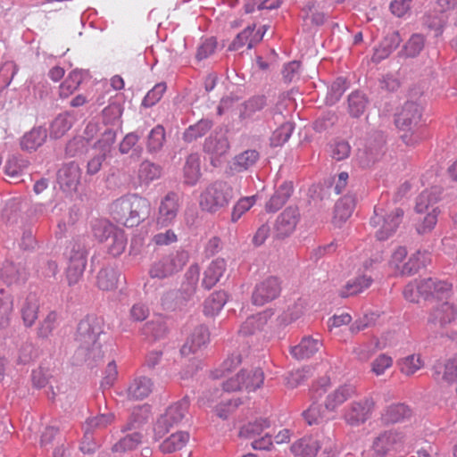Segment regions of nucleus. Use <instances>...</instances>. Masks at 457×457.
<instances>
[{"instance_id": "obj_7", "label": "nucleus", "mask_w": 457, "mask_h": 457, "mask_svg": "<svg viewBox=\"0 0 457 457\" xmlns=\"http://www.w3.org/2000/svg\"><path fill=\"white\" fill-rule=\"evenodd\" d=\"M188 261L185 251L177 250L153 263L149 275L154 278H165L180 271Z\"/></svg>"}, {"instance_id": "obj_28", "label": "nucleus", "mask_w": 457, "mask_h": 457, "mask_svg": "<svg viewBox=\"0 0 457 457\" xmlns=\"http://www.w3.org/2000/svg\"><path fill=\"white\" fill-rule=\"evenodd\" d=\"M319 449L318 440L312 436L303 437L291 446V452L295 457H315Z\"/></svg>"}, {"instance_id": "obj_20", "label": "nucleus", "mask_w": 457, "mask_h": 457, "mask_svg": "<svg viewBox=\"0 0 457 457\" xmlns=\"http://www.w3.org/2000/svg\"><path fill=\"white\" fill-rule=\"evenodd\" d=\"M227 271V262L224 258L212 260L204 272L203 286L211 289L219 283Z\"/></svg>"}, {"instance_id": "obj_61", "label": "nucleus", "mask_w": 457, "mask_h": 457, "mask_svg": "<svg viewBox=\"0 0 457 457\" xmlns=\"http://www.w3.org/2000/svg\"><path fill=\"white\" fill-rule=\"evenodd\" d=\"M259 158V153L255 150H246L236 157V164L246 170L253 166Z\"/></svg>"}, {"instance_id": "obj_6", "label": "nucleus", "mask_w": 457, "mask_h": 457, "mask_svg": "<svg viewBox=\"0 0 457 457\" xmlns=\"http://www.w3.org/2000/svg\"><path fill=\"white\" fill-rule=\"evenodd\" d=\"M376 409V401L372 395L351 402L345 409L343 419L351 427H359L369 420Z\"/></svg>"}, {"instance_id": "obj_51", "label": "nucleus", "mask_w": 457, "mask_h": 457, "mask_svg": "<svg viewBox=\"0 0 457 457\" xmlns=\"http://www.w3.org/2000/svg\"><path fill=\"white\" fill-rule=\"evenodd\" d=\"M87 262L83 260L69 261L66 270V278L69 286H74L79 283L83 276Z\"/></svg>"}, {"instance_id": "obj_30", "label": "nucleus", "mask_w": 457, "mask_h": 457, "mask_svg": "<svg viewBox=\"0 0 457 457\" xmlns=\"http://www.w3.org/2000/svg\"><path fill=\"white\" fill-rule=\"evenodd\" d=\"M355 207V198L353 195H345L340 198L334 211V223L340 224L348 220Z\"/></svg>"}, {"instance_id": "obj_39", "label": "nucleus", "mask_w": 457, "mask_h": 457, "mask_svg": "<svg viewBox=\"0 0 457 457\" xmlns=\"http://www.w3.org/2000/svg\"><path fill=\"white\" fill-rule=\"evenodd\" d=\"M394 359L386 353L378 354L370 362V372L376 377L384 376L393 368Z\"/></svg>"}, {"instance_id": "obj_10", "label": "nucleus", "mask_w": 457, "mask_h": 457, "mask_svg": "<svg viewBox=\"0 0 457 457\" xmlns=\"http://www.w3.org/2000/svg\"><path fill=\"white\" fill-rule=\"evenodd\" d=\"M103 320L94 316H88L82 320L77 331V341L80 346L88 350L94 348L97 343L99 336L103 333Z\"/></svg>"}, {"instance_id": "obj_64", "label": "nucleus", "mask_w": 457, "mask_h": 457, "mask_svg": "<svg viewBox=\"0 0 457 457\" xmlns=\"http://www.w3.org/2000/svg\"><path fill=\"white\" fill-rule=\"evenodd\" d=\"M444 378L450 383H457V354L446 361Z\"/></svg>"}, {"instance_id": "obj_29", "label": "nucleus", "mask_w": 457, "mask_h": 457, "mask_svg": "<svg viewBox=\"0 0 457 457\" xmlns=\"http://www.w3.org/2000/svg\"><path fill=\"white\" fill-rule=\"evenodd\" d=\"M46 137V129L41 127L33 128L21 137V147L29 152L36 151L45 143Z\"/></svg>"}, {"instance_id": "obj_57", "label": "nucleus", "mask_w": 457, "mask_h": 457, "mask_svg": "<svg viewBox=\"0 0 457 457\" xmlns=\"http://www.w3.org/2000/svg\"><path fill=\"white\" fill-rule=\"evenodd\" d=\"M424 47V37L420 34H415L405 44L403 53L406 57H415Z\"/></svg>"}, {"instance_id": "obj_22", "label": "nucleus", "mask_w": 457, "mask_h": 457, "mask_svg": "<svg viewBox=\"0 0 457 457\" xmlns=\"http://www.w3.org/2000/svg\"><path fill=\"white\" fill-rule=\"evenodd\" d=\"M154 384L146 377H139L133 379L129 385L126 394L130 400H143L153 391Z\"/></svg>"}, {"instance_id": "obj_44", "label": "nucleus", "mask_w": 457, "mask_h": 457, "mask_svg": "<svg viewBox=\"0 0 457 457\" xmlns=\"http://www.w3.org/2000/svg\"><path fill=\"white\" fill-rule=\"evenodd\" d=\"M117 229L106 220H96L92 224L93 235L101 243H105Z\"/></svg>"}, {"instance_id": "obj_3", "label": "nucleus", "mask_w": 457, "mask_h": 457, "mask_svg": "<svg viewBox=\"0 0 457 457\" xmlns=\"http://www.w3.org/2000/svg\"><path fill=\"white\" fill-rule=\"evenodd\" d=\"M407 250L403 246H398L392 253L388 261V268L394 276H411L419 271L421 267L426 266L429 260L427 252L418 251L407 258Z\"/></svg>"}, {"instance_id": "obj_63", "label": "nucleus", "mask_w": 457, "mask_h": 457, "mask_svg": "<svg viewBox=\"0 0 457 457\" xmlns=\"http://www.w3.org/2000/svg\"><path fill=\"white\" fill-rule=\"evenodd\" d=\"M116 140V133L112 129H107L102 135V137L97 141L96 147H97L102 154L110 152L112 145Z\"/></svg>"}, {"instance_id": "obj_16", "label": "nucleus", "mask_w": 457, "mask_h": 457, "mask_svg": "<svg viewBox=\"0 0 457 457\" xmlns=\"http://www.w3.org/2000/svg\"><path fill=\"white\" fill-rule=\"evenodd\" d=\"M80 179L81 170L73 162L64 164L57 173V182L60 187L66 192L76 191Z\"/></svg>"}, {"instance_id": "obj_47", "label": "nucleus", "mask_w": 457, "mask_h": 457, "mask_svg": "<svg viewBox=\"0 0 457 457\" xmlns=\"http://www.w3.org/2000/svg\"><path fill=\"white\" fill-rule=\"evenodd\" d=\"M257 195L241 197L233 206L230 220L236 223L256 203Z\"/></svg>"}, {"instance_id": "obj_53", "label": "nucleus", "mask_w": 457, "mask_h": 457, "mask_svg": "<svg viewBox=\"0 0 457 457\" xmlns=\"http://www.w3.org/2000/svg\"><path fill=\"white\" fill-rule=\"evenodd\" d=\"M367 99L360 92H354L349 96L348 108L350 114L353 117H360L365 111Z\"/></svg>"}, {"instance_id": "obj_2", "label": "nucleus", "mask_w": 457, "mask_h": 457, "mask_svg": "<svg viewBox=\"0 0 457 457\" xmlns=\"http://www.w3.org/2000/svg\"><path fill=\"white\" fill-rule=\"evenodd\" d=\"M395 122L405 145H415L424 139L425 129L420 125L421 109L417 104L405 103L396 114Z\"/></svg>"}, {"instance_id": "obj_45", "label": "nucleus", "mask_w": 457, "mask_h": 457, "mask_svg": "<svg viewBox=\"0 0 457 457\" xmlns=\"http://www.w3.org/2000/svg\"><path fill=\"white\" fill-rule=\"evenodd\" d=\"M105 246L110 254L113 256L120 255L127 245V239L123 231L117 229L105 242Z\"/></svg>"}, {"instance_id": "obj_1", "label": "nucleus", "mask_w": 457, "mask_h": 457, "mask_svg": "<svg viewBox=\"0 0 457 457\" xmlns=\"http://www.w3.org/2000/svg\"><path fill=\"white\" fill-rule=\"evenodd\" d=\"M114 219L126 227H134L148 217L150 203L137 195H128L117 199L112 204Z\"/></svg>"}, {"instance_id": "obj_42", "label": "nucleus", "mask_w": 457, "mask_h": 457, "mask_svg": "<svg viewBox=\"0 0 457 457\" xmlns=\"http://www.w3.org/2000/svg\"><path fill=\"white\" fill-rule=\"evenodd\" d=\"M38 303L35 295H29L21 307V315L27 327L32 326L37 319Z\"/></svg>"}, {"instance_id": "obj_31", "label": "nucleus", "mask_w": 457, "mask_h": 457, "mask_svg": "<svg viewBox=\"0 0 457 457\" xmlns=\"http://www.w3.org/2000/svg\"><path fill=\"white\" fill-rule=\"evenodd\" d=\"M373 282L370 276L361 275L353 279L349 280L344 288L340 291L342 297H348L361 293L369 288Z\"/></svg>"}, {"instance_id": "obj_37", "label": "nucleus", "mask_w": 457, "mask_h": 457, "mask_svg": "<svg viewBox=\"0 0 457 457\" xmlns=\"http://www.w3.org/2000/svg\"><path fill=\"white\" fill-rule=\"evenodd\" d=\"M82 75L78 71H72L59 87V96L61 98H67L71 96L80 86Z\"/></svg>"}, {"instance_id": "obj_12", "label": "nucleus", "mask_w": 457, "mask_h": 457, "mask_svg": "<svg viewBox=\"0 0 457 457\" xmlns=\"http://www.w3.org/2000/svg\"><path fill=\"white\" fill-rule=\"evenodd\" d=\"M180 207L179 197L177 194L170 192L167 194L161 201L158 216L156 219L157 226L165 228L170 226L178 215Z\"/></svg>"}, {"instance_id": "obj_11", "label": "nucleus", "mask_w": 457, "mask_h": 457, "mask_svg": "<svg viewBox=\"0 0 457 457\" xmlns=\"http://www.w3.org/2000/svg\"><path fill=\"white\" fill-rule=\"evenodd\" d=\"M422 297L425 300L447 299L452 294V284L436 278H421L420 284Z\"/></svg>"}, {"instance_id": "obj_35", "label": "nucleus", "mask_w": 457, "mask_h": 457, "mask_svg": "<svg viewBox=\"0 0 457 457\" xmlns=\"http://www.w3.org/2000/svg\"><path fill=\"white\" fill-rule=\"evenodd\" d=\"M201 177L200 157L191 154L187 157L184 166V179L188 185H195Z\"/></svg>"}, {"instance_id": "obj_32", "label": "nucleus", "mask_w": 457, "mask_h": 457, "mask_svg": "<svg viewBox=\"0 0 457 457\" xmlns=\"http://www.w3.org/2000/svg\"><path fill=\"white\" fill-rule=\"evenodd\" d=\"M189 441V434L179 431L171 434L161 445L160 449L164 453H170L181 450Z\"/></svg>"}, {"instance_id": "obj_48", "label": "nucleus", "mask_w": 457, "mask_h": 457, "mask_svg": "<svg viewBox=\"0 0 457 457\" xmlns=\"http://www.w3.org/2000/svg\"><path fill=\"white\" fill-rule=\"evenodd\" d=\"M12 307L13 301L11 295L4 289H0V328L8 325Z\"/></svg>"}, {"instance_id": "obj_54", "label": "nucleus", "mask_w": 457, "mask_h": 457, "mask_svg": "<svg viewBox=\"0 0 457 457\" xmlns=\"http://www.w3.org/2000/svg\"><path fill=\"white\" fill-rule=\"evenodd\" d=\"M294 127L291 122H283L273 133L270 137V144L273 146H278L285 144L290 137Z\"/></svg>"}, {"instance_id": "obj_59", "label": "nucleus", "mask_w": 457, "mask_h": 457, "mask_svg": "<svg viewBox=\"0 0 457 457\" xmlns=\"http://www.w3.org/2000/svg\"><path fill=\"white\" fill-rule=\"evenodd\" d=\"M266 105V100L263 96H254L244 104V110L241 112L243 118H250L256 112L263 109Z\"/></svg>"}, {"instance_id": "obj_13", "label": "nucleus", "mask_w": 457, "mask_h": 457, "mask_svg": "<svg viewBox=\"0 0 457 457\" xmlns=\"http://www.w3.org/2000/svg\"><path fill=\"white\" fill-rule=\"evenodd\" d=\"M356 387L352 384H342L328 393L324 400L327 411L336 412L350 398L356 395Z\"/></svg>"}, {"instance_id": "obj_50", "label": "nucleus", "mask_w": 457, "mask_h": 457, "mask_svg": "<svg viewBox=\"0 0 457 457\" xmlns=\"http://www.w3.org/2000/svg\"><path fill=\"white\" fill-rule=\"evenodd\" d=\"M244 389L249 392L260 388L264 381V373L261 369L244 370Z\"/></svg>"}, {"instance_id": "obj_55", "label": "nucleus", "mask_w": 457, "mask_h": 457, "mask_svg": "<svg viewBox=\"0 0 457 457\" xmlns=\"http://www.w3.org/2000/svg\"><path fill=\"white\" fill-rule=\"evenodd\" d=\"M164 141V128L162 126L158 125L151 130L148 136L147 148L151 152H156L162 147Z\"/></svg>"}, {"instance_id": "obj_23", "label": "nucleus", "mask_w": 457, "mask_h": 457, "mask_svg": "<svg viewBox=\"0 0 457 457\" xmlns=\"http://www.w3.org/2000/svg\"><path fill=\"white\" fill-rule=\"evenodd\" d=\"M442 190L438 187H433L422 191L416 201V212L423 214L426 212H429L432 208H438L435 205L438 202Z\"/></svg>"}, {"instance_id": "obj_8", "label": "nucleus", "mask_w": 457, "mask_h": 457, "mask_svg": "<svg viewBox=\"0 0 457 457\" xmlns=\"http://www.w3.org/2000/svg\"><path fill=\"white\" fill-rule=\"evenodd\" d=\"M189 408V401L183 398L170 405L166 411L161 415L155 422L154 431L159 439L164 436L171 428L177 426L184 419Z\"/></svg>"}, {"instance_id": "obj_27", "label": "nucleus", "mask_w": 457, "mask_h": 457, "mask_svg": "<svg viewBox=\"0 0 457 457\" xmlns=\"http://www.w3.org/2000/svg\"><path fill=\"white\" fill-rule=\"evenodd\" d=\"M321 341L312 337H303L301 342L291 348V353L296 359L310 358L321 347Z\"/></svg>"}, {"instance_id": "obj_25", "label": "nucleus", "mask_w": 457, "mask_h": 457, "mask_svg": "<svg viewBox=\"0 0 457 457\" xmlns=\"http://www.w3.org/2000/svg\"><path fill=\"white\" fill-rule=\"evenodd\" d=\"M411 416V410L404 403H393L386 407L381 414L385 424H394L403 421Z\"/></svg>"}, {"instance_id": "obj_40", "label": "nucleus", "mask_w": 457, "mask_h": 457, "mask_svg": "<svg viewBox=\"0 0 457 457\" xmlns=\"http://www.w3.org/2000/svg\"><path fill=\"white\" fill-rule=\"evenodd\" d=\"M227 295L223 291H216L204 301V311L206 315L217 314L225 305Z\"/></svg>"}, {"instance_id": "obj_9", "label": "nucleus", "mask_w": 457, "mask_h": 457, "mask_svg": "<svg viewBox=\"0 0 457 457\" xmlns=\"http://www.w3.org/2000/svg\"><path fill=\"white\" fill-rule=\"evenodd\" d=\"M404 451V437L396 431H385L373 441L372 447L364 457H384L389 452L402 453Z\"/></svg>"}, {"instance_id": "obj_14", "label": "nucleus", "mask_w": 457, "mask_h": 457, "mask_svg": "<svg viewBox=\"0 0 457 457\" xmlns=\"http://www.w3.org/2000/svg\"><path fill=\"white\" fill-rule=\"evenodd\" d=\"M280 283L275 277H269L259 283L253 293V303L255 305H263L278 296Z\"/></svg>"}, {"instance_id": "obj_46", "label": "nucleus", "mask_w": 457, "mask_h": 457, "mask_svg": "<svg viewBox=\"0 0 457 457\" xmlns=\"http://www.w3.org/2000/svg\"><path fill=\"white\" fill-rule=\"evenodd\" d=\"M161 174L162 169L160 166L148 161L141 162L137 173L139 180L145 184L159 179Z\"/></svg>"}, {"instance_id": "obj_58", "label": "nucleus", "mask_w": 457, "mask_h": 457, "mask_svg": "<svg viewBox=\"0 0 457 457\" xmlns=\"http://www.w3.org/2000/svg\"><path fill=\"white\" fill-rule=\"evenodd\" d=\"M123 109L120 104H111L103 110V120L105 124H120Z\"/></svg>"}, {"instance_id": "obj_36", "label": "nucleus", "mask_w": 457, "mask_h": 457, "mask_svg": "<svg viewBox=\"0 0 457 457\" xmlns=\"http://www.w3.org/2000/svg\"><path fill=\"white\" fill-rule=\"evenodd\" d=\"M397 366L402 374L411 377L423 367V361L419 354H411L400 358Z\"/></svg>"}, {"instance_id": "obj_41", "label": "nucleus", "mask_w": 457, "mask_h": 457, "mask_svg": "<svg viewBox=\"0 0 457 457\" xmlns=\"http://www.w3.org/2000/svg\"><path fill=\"white\" fill-rule=\"evenodd\" d=\"M439 213V208H432L429 212H426L416 224L417 232L421 235L431 232L437 223Z\"/></svg>"}, {"instance_id": "obj_38", "label": "nucleus", "mask_w": 457, "mask_h": 457, "mask_svg": "<svg viewBox=\"0 0 457 457\" xmlns=\"http://www.w3.org/2000/svg\"><path fill=\"white\" fill-rule=\"evenodd\" d=\"M69 261L83 260L87 262V248L86 245V238L84 237H79L73 238L67 247V253Z\"/></svg>"}, {"instance_id": "obj_49", "label": "nucleus", "mask_w": 457, "mask_h": 457, "mask_svg": "<svg viewBox=\"0 0 457 457\" xmlns=\"http://www.w3.org/2000/svg\"><path fill=\"white\" fill-rule=\"evenodd\" d=\"M212 123L209 120H201L197 123L190 126L184 132L183 137L187 142H192L204 136L212 128Z\"/></svg>"}, {"instance_id": "obj_17", "label": "nucleus", "mask_w": 457, "mask_h": 457, "mask_svg": "<svg viewBox=\"0 0 457 457\" xmlns=\"http://www.w3.org/2000/svg\"><path fill=\"white\" fill-rule=\"evenodd\" d=\"M300 220V213L297 208L288 207L278 217L276 221V231L278 237H286L291 235Z\"/></svg>"}, {"instance_id": "obj_52", "label": "nucleus", "mask_w": 457, "mask_h": 457, "mask_svg": "<svg viewBox=\"0 0 457 457\" xmlns=\"http://www.w3.org/2000/svg\"><path fill=\"white\" fill-rule=\"evenodd\" d=\"M325 408L317 403H312L310 407L303 412V417L308 425H317L326 420Z\"/></svg>"}, {"instance_id": "obj_4", "label": "nucleus", "mask_w": 457, "mask_h": 457, "mask_svg": "<svg viewBox=\"0 0 457 457\" xmlns=\"http://www.w3.org/2000/svg\"><path fill=\"white\" fill-rule=\"evenodd\" d=\"M234 198L233 188L223 181L208 185L199 197L200 208L210 213H216L226 208Z\"/></svg>"}, {"instance_id": "obj_15", "label": "nucleus", "mask_w": 457, "mask_h": 457, "mask_svg": "<svg viewBox=\"0 0 457 457\" xmlns=\"http://www.w3.org/2000/svg\"><path fill=\"white\" fill-rule=\"evenodd\" d=\"M457 311L447 302L435 308L429 314L428 325L431 330H437L446 327L455 320Z\"/></svg>"}, {"instance_id": "obj_33", "label": "nucleus", "mask_w": 457, "mask_h": 457, "mask_svg": "<svg viewBox=\"0 0 457 457\" xmlns=\"http://www.w3.org/2000/svg\"><path fill=\"white\" fill-rule=\"evenodd\" d=\"M119 273L114 268L102 269L96 277V285L99 289L112 291L117 287Z\"/></svg>"}, {"instance_id": "obj_18", "label": "nucleus", "mask_w": 457, "mask_h": 457, "mask_svg": "<svg viewBox=\"0 0 457 457\" xmlns=\"http://www.w3.org/2000/svg\"><path fill=\"white\" fill-rule=\"evenodd\" d=\"M273 316L270 310H265L256 315L248 317L240 327L239 333L243 336H252L263 331Z\"/></svg>"}, {"instance_id": "obj_60", "label": "nucleus", "mask_w": 457, "mask_h": 457, "mask_svg": "<svg viewBox=\"0 0 457 457\" xmlns=\"http://www.w3.org/2000/svg\"><path fill=\"white\" fill-rule=\"evenodd\" d=\"M165 91L166 85L164 83L156 84L150 91L147 92L143 100V105L145 107L154 105L161 100Z\"/></svg>"}, {"instance_id": "obj_5", "label": "nucleus", "mask_w": 457, "mask_h": 457, "mask_svg": "<svg viewBox=\"0 0 457 457\" xmlns=\"http://www.w3.org/2000/svg\"><path fill=\"white\" fill-rule=\"evenodd\" d=\"M374 212L370 223L376 228L375 236L378 240H386L395 233L401 224L403 211L401 208L386 211L381 207H375Z\"/></svg>"}, {"instance_id": "obj_21", "label": "nucleus", "mask_w": 457, "mask_h": 457, "mask_svg": "<svg viewBox=\"0 0 457 457\" xmlns=\"http://www.w3.org/2000/svg\"><path fill=\"white\" fill-rule=\"evenodd\" d=\"M208 338V329L203 325L196 327L187 337L186 343L183 345L181 348V353L184 355H188L192 353L197 352L206 344Z\"/></svg>"}, {"instance_id": "obj_56", "label": "nucleus", "mask_w": 457, "mask_h": 457, "mask_svg": "<svg viewBox=\"0 0 457 457\" xmlns=\"http://www.w3.org/2000/svg\"><path fill=\"white\" fill-rule=\"evenodd\" d=\"M142 441V435L135 432L121 438L113 445V451L122 452L135 449Z\"/></svg>"}, {"instance_id": "obj_34", "label": "nucleus", "mask_w": 457, "mask_h": 457, "mask_svg": "<svg viewBox=\"0 0 457 457\" xmlns=\"http://www.w3.org/2000/svg\"><path fill=\"white\" fill-rule=\"evenodd\" d=\"M270 422L268 419L259 418L253 421H250L244 425L239 431V436L245 438H255L263 433V431L270 428Z\"/></svg>"}, {"instance_id": "obj_43", "label": "nucleus", "mask_w": 457, "mask_h": 457, "mask_svg": "<svg viewBox=\"0 0 457 457\" xmlns=\"http://www.w3.org/2000/svg\"><path fill=\"white\" fill-rule=\"evenodd\" d=\"M72 126V117L69 112L58 115L51 125V137H62Z\"/></svg>"}, {"instance_id": "obj_62", "label": "nucleus", "mask_w": 457, "mask_h": 457, "mask_svg": "<svg viewBox=\"0 0 457 457\" xmlns=\"http://www.w3.org/2000/svg\"><path fill=\"white\" fill-rule=\"evenodd\" d=\"M420 279H415L408 283L403 295L405 300L411 303H418L420 297H422L421 290H420Z\"/></svg>"}, {"instance_id": "obj_24", "label": "nucleus", "mask_w": 457, "mask_h": 457, "mask_svg": "<svg viewBox=\"0 0 457 457\" xmlns=\"http://www.w3.org/2000/svg\"><path fill=\"white\" fill-rule=\"evenodd\" d=\"M204 148L212 156L220 157L228 153L229 144L223 132H215L205 140Z\"/></svg>"}, {"instance_id": "obj_19", "label": "nucleus", "mask_w": 457, "mask_h": 457, "mask_svg": "<svg viewBox=\"0 0 457 457\" xmlns=\"http://www.w3.org/2000/svg\"><path fill=\"white\" fill-rule=\"evenodd\" d=\"M263 37V32L262 33L260 30L255 31V26H248L242 32L237 34L236 38L232 41V43L228 46V50L230 51H239L244 47L246 49H251L255 45L260 43Z\"/></svg>"}, {"instance_id": "obj_26", "label": "nucleus", "mask_w": 457, "mask_h": 457, "mask_svg": "<svg viewBox=\"0 0 457 457\" xmlns=\"http://www.w3.org/2000/svg\"><path fill=\"white\" fill-rule=\"evenodd\" d=\"M293 193V185L291 182H283L265 205L267 212H275L278 211L289 199Z\"/></svg>"}]
</instances>
